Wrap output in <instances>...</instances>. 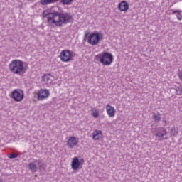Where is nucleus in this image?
Segmentation results:
<instances>
[{
  "label": "nucleus",
  "mask_w": 182,
  "mask_h": 182,
  "mask_svg": "<svg viewBox=\"0 0 182 182\" xmlns=\"http://www.w3.org/2000/svg\"><path fill=\"white\" fill-rule=\"evenodd\" d=\"M176 16H177V19H178L179 21H181V19H182V15H181V13H178L177 14V15H176Z\"/></svg>",
  "instance_id": "nucleus-25"
},
{
  "label": "nucleus",
  "mask_w": 182,
  "mask_h": 182,
  "mask_svg": "<svg viewBox=\"0 0 182 182\" xmlns=\"http://www.w3.org/2000/svg\"><path fill=\"white\" fill-rule=\"evenodd\" d=\"M90 33L89 31H85V34H84V41H86V39H87V36H89Z\"/></svg>",
  "instance_id": "nucleus-24"
},
{
  "label": "nucleus",
  "mask_w": 182,
  "mask_h": 182,
  "mask_svg": "<svg viewBox=\"0 0 182 182\" xmlns=\"http://www.w3.org/2000/svg\"><path fill=\"white\" fill-rule=\"evenodd\" d=\"M165 139V140H167V138H164Z\"/></svg>",
  "instance_id": "nucleus-30"
},
{
  "label": "nucleus",
  "mask_w": 182,
  "mask_h": 182,
  "mask_svg": "<svg viewBox=\"0 0 182 182\" xmlns=\"http://www.w3.org/2000/svg\"><path fill=\"white\" fill-rule=\"evenodd\" d=\"M9 69L11 73L18 75V76H23L28 69L23 66V61L21 60H14L9 65Z\"/></svg>",
  "instance_id": "nucleus-2"
},
{
  "label": "nucleus",
  "mask_w": 182,
  "mask_h": 182,
  "mask_svg": "<svg viewBox=\"0 0 182 182\" xmlns=\"http://www.w3.org/2000/svg\"><path fill=\"white\" fill-rule=\"evenodd\" d=\"M118 9H119L121 12H127V11H129V3L126 1H122L118 4Z\"/></svg>",
  "instance_id": "nucleus-9"
},
{
  "label": "nucleus",
  "mask_w": 182,
  "mask_h": 182,
  "mask_svg": "<svg viewBox=\"0 0 182 182\" xmlns=\"http://www.w3.org/2000/svg\"><path fill=\"white\" fill-rule=\"evenodd\" d=\"M99 134H102V131L96 130L93 132L92 139L94 140H99Z\"/></svg>",
  "instance_id": "nucleus-18"
},
{
  "label": "nucleus",
  "mask_w": 182,
  "mask_h": 182,
  "mask_svg": "<svg viewBox=\"0 0 182 182\" xmlns=\"http://www.w3.org/2000/svg\"><path fill=\"white\" fill-rule=\"evenodd\" d=\"M73 2V0H61L59 4H63V5H70Z\"/></svg>",
  "instance_id": "nucleus-21"
},
{
  "label": "nucleus",
  "mask_w": 182,
  "mask_h": 182,
  "mask_svg": "<svg viewBox=\"0 0 182 182\" xmlns=\"http://www.w3.org/2000/svg\"><path fill=\"white\" fill-rule=\"evenodd\" d=\"M79 141L76 139V136H70L67 142V146L70 149H73V146H76Z\"/></svg>",
  "instance_id": "nucleus-10"
},
{
  "label": "nucleus",
  "mask_w": 182,
  "mask_h": 182,
  "mask_svg": "<svg viewBox=\"0 0 182 182\" xmlns=\"http://www.w3.org/2000/svg\"><path fill=\"white\" fill-rule=\"evenodd\" d=\"M180 12H181V11L180 10H172V14H179Z\"/></svg>",
  "instance_id": "nucleus-27"
},
{
  "label": "nucleus",
  "mask_w": 182,
  "mask_h": 182,
  "mask_svg": "<svg viewBox=\"0 0 182 182\" xmlns=\"http://www.w3.org/2000/svg\"><path fill=\"white\" fill-rule=\"evenodd\" d=\"M171 136H176L177 134H178V130L176 129V127H173L171 129V132H170Z\"/></svg>",
  "instance_id": "nucleus-19"
},
{
  "label": "nucleus",
  "mask_w": 182,
  "mask_h": 182,
  "mask_svg": "<svg viewBox=\"0 0 182 182\" xmlns=\"http://www.w3.org/2000/svg\"><path fill=\"white\" fill-rule=\"evenodd\" d=\"M72 58V52L69 50H63L60 54V59L62 62H70Z\"/></svg>",
  "instance_id": "nucleus-6"
},
{
  "label": "nucleus",
  "mask_w": 182,
  "mask_h": 182,
  "mask_svg": "<svg viewBox=\"0 0 182 182\" xmlns=\"http://www.w3.org/2000/svg\"><path fill=\"white\" fill-rule=\"evenodd\" d=\"M92 116L94 117H95L96 119H97V117H99V112H93Z\"/></svg>",
  "instance_id": "nucleus-26"
},
{
  "label": "nucleus",
  "mask_w": 182,
  "mask_h": 182,
  "mask_svg": "<svg viewBox=\"0 0 182 182\" xmlns=\"http://www.w3.org/2000/svg\"><path fill=\"white\" fill-rule=\"evenodd\" d=\"M94 60L100 63H102L103 66H110L114 60V57L111 53L104 51L94 57Z\"/></svg>",
  "instance_id": "nucleus-3"
},
{
  "label": "nucleus",
  "mask_w": 182,
  "mask_h": 182,
  "mask_svg": "<svg viewBox=\"0 0 182 182\" xmlns=\"http://www.w3.org/2000/svg\"><path fill=\"white\" fill-rule=\"evenodd\" d=\"M0 182H2V180H1V179H0Z\"/></svg>",
  "instance_id": "nucleus-29"
},
{
  "label": "nucleus",
  "mask_w": 182,
  "mask_h": 182,
  "mask_svg": "<svg viewBox=\"0 0 182 182\" xmlns=\"http://www.w3.org/2000/svg\"><path fill=\"white\" fill-rule=\"evenodd\" d=\"M173 90L176 92V95L178 96H180L182 95V87H177L176 88H173Z\"/></svg>",
  "instance_id": "nucleus-20"
},
{
  "label": "nucleus",
  "mask_w": 182,
  "mask_h": 182,
  "mask_svg": "<svg viewBox=\"0 0 182 182\" xmlns=\"http://www.w3.org/2000/svg\"><path fill=\"white\" fill-rule=\"evenodd\" d=\"M155 136H156V137H161V138L159 139V140L161 141V140H164V138H163V137H164V136H166V132H165V131H164V133L162 134L161 132L159 131V129H157V130L155 132Z\"/></svg>",
  "instance_id": "nucleus-15"
},
{
  "label": "nucleus",
  "mask_w": 182,
  "mask_h": 182,
  "mask_svg": "<svg viewBox=\"0 0 182 182\" xmlns=\"http://www.w3.org/2000/svg\"><path fill=\"white\" fill-rule=\"evenodd\" d=\"M50 95L49 92V90H41L37 94V99L38 100H44V99H48Z\"/></svg>",
  "instance_id": "nucleus-8"
},
{
  "label": "nucleus",
  "mask_w": 182,
  "mask_h": 182,
  "mask_svg": "<svg viewBox=\"0 0 182 182\" xmlns=\"http://www.w3.org/2000/svg\"><path fill=\"white\" fill-rule=\"evenodd\" d=\"M153 119H154L155 123H159V122H160V120H161V117L160 113H157V114L154 113Z\"/></svg>",
  "instance_id": "nucleus-17"
},
{
  "label": "nucleus",
  "mask_w": 182,
  "mask_h": 182,
  "mask_svg": "<svg viewBox=\"0 0 182 182\" xmlns=\"http://www.w3.org/2000/svg\"><path fill=\"white\" fill-rule=\"evenodd\" d=\"M164 122L165 123L164 126H167V120L164 119Z\"/></svg>",
  "instance_id": "nucleus-28"
},
{
  "label": "nucleus",
  "mask_w": 182,
  "mask_h": 182,
  "mask_svg": "<svg viewBox=\"0 0 182 182\" xmlns=\"http://www.w3.org/2000/svg\"><path fill=\"white\" fill-rule=\"evenodd\" d=\"M50 76V77H53V76H52L50 74H45L42 77L43 82H47V83H49L50 85L52 83L53 80H52V79H50V77H49Z\"/></svg>",
  "instance_id": "nucleus-12"
},
{
  "label": "nucleus",
  "mask_w": 182,
  "mask_h": 182,
  "mask_svg": "<svg viewBox=\"0 0 182 182\" xmlns=\"http://www.w3.org/2000/svg\"><path fill=\"white\" fill-rule=\"evenodd\" d=\"M106 110L109 117H114V114L116 113V109H114V107L108 104L106 106Z\"/></svg>",
  "instance_id": "nucleus-11"
},
{
  "label": "nucleus",
  "mask_w": 182,
  "mask_h": 182,
  "mask_svg": "<svg viewBox=\"0 0 182 182\" xmlns=\"http://www.w3.org/2000/svg\"><path fill=\"white\" fill-rule=\"evenodd\" d=\"M28 168L31 170L33 173H36L38 171V166L34 163H30L28 164Z\"/></svg>",
  "instance_id": "nucleus-14"
},
{
  "label": "nucleus",
  "mask_w": 182,
  "mask_h": 182,
  "mask_svg": "<svg viewBox=\"0 0 182 182\" xmlns=\"http://www.w3.org/2000/svg\"><path fill=\"white\" fill-rule=\"evenodd\" d=\"M11 97L14 102H22V100H23V97H25V95L22 90L16 89L12 91Z\"/></svg>",
  "instance_id": "nucleus-5"
},
{
  "label": "nucleus",
  "mask_w": 182,
  "mask_h": 182,
  "mask_svg": "<svg viewBox=\"0 0 182 182\" xmlns=\"http://www.w3.org/2000/svg\"><path fill=\"white\" fill-rule=\"evenodd\" d=\"M180 25H182V23H180Z\"/></svg>",
  "instance_id": "nucleus-31"
},
{
  "label": "nucleus",
  "mask_w": 182,
  "mask_h": 182,
  "mask_svg": "<svg viewBox=\"0 0 182 182\" xmlns=\"http://www.w3.org/2000/svg\"><path fill=\"white\" fill-rule=\"evenodd\" d=\"M100 41H103V34L98 31H94L87 37L88 43L92 45V46L98 45Z\"/></svg>",
  "instance_id": "nucleus-4"
},
{
  "label": "nucleus",
  "mask_w": 182,
  "mask_h": 182,
  "mask_svg": "<svg viewBox=\"0 0 182 182\" xmlns=\"http://www.w3.org/2000/svg\"><path fill=\"white\" fill-rule=\"evenodd\" d=\"M158 131H159L162 134H164V132H166V135L167 134V129L164 127H160L158 128Z\"/></svg>",
  "instance_id": "nucleus-22"
},
{
  "label": "nucleus",
  "mask_w": 182,
  "mask_h": 182,
  "mask_svg": "<svg viewBox=\"0 0 182 182\" xmlns=\"http://www.w3.org/2000/svg\"><path fill=\"white\" fill-rule=\"evenodd\" d=\"M44 18H47V23L51 28H60L67 23H73V16L70 13L59 12L56 10H50L47 14L43 12Z\"/></svg>",
  "instance_id": "nucleus-1"
},
{
  "label": "nucleus",
  "mask_w": 182,
  "mask_h": 182,
  "mask_svg": "<svg viewBox=\"0 0 182 182\" xmlns=\"http://www.w3.org/2000/svg\"><path fill=\"white\" fill-rule=\"evenodd\" d=\"M18 157V154H10L9 156V159H16Z\"/></svg>",
  "instance_id": "nucleus-23"
},
{
  "label": "nucleus",
  "mask_w": 182,
  "mask_h": 182,
  "mask_svg": "<svg viewBox=\"0 0 182 182\" xmlns=\"http://www.w3.org/2000/svg\"><path fill=\"white\" fill-rule=\"evenodd\" d=\"M82 161H85L83 159L79 160V157L75 156L71 162V168L73 170H79V168H82Z\"/></svg>",
  "instance_id": "nucleus-7"
},
{
  "label": "nucleus",
  "mask_w": 182,
  "mask_h": 182,
  "mask_svg": "<svg viewBox=\"0 0 182 182\" xmlns=\"http://www.w3.org/2000/svg\"><path fill=\"white\" fill-rule=\"evenodd\" d=\"M34 163H37L40 169L45 170V163L42 161V160H34Z\"/></svg>",
  "instance_id": "nucleus-16"
},
{
  "label": "nucleus",
  "mask_w": 182,
  "mask_h": 182,
  "mask_svg": "<svg viewBox=\"0 0 182 182\" xmlns=\"http://www.w3.org/2000/svg\"><path fill=\"white\" fill-rule=\"evenodd\" d=\"M59 0H41L40 4L45 6V5H49V4H55V2H58Z\"/></svg>",
  "instance_id": "nucleus-13"
}]
</instances>
